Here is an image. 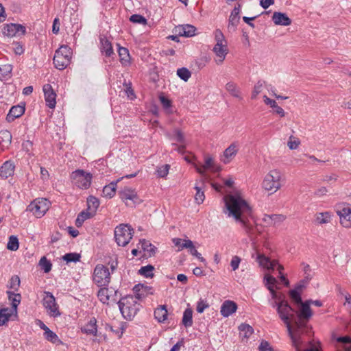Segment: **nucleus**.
Listing matches in <instances>:
<instances>
[{
    "label": "nucleus",
    "instance_id": "obj_27",
    "mask_svg": "<svg viewBox=\"0 0 351 351\" xmlns=\"http://www.w3.org/2000/svg\"><path fill=\"white\" fill-rule=\"evenodd\" d=\"M215 162L212 157L207 156L205 158L204 165L202 167L195 165L196 171L202 176H205V170L210 169L211 167H214Z\"/></svg>",
    "mask_w": 351,
    "mask_h": 351
},
{
    "label": "nucleus",
    "instance_id": "obj_25",
    "mask_svg": "<svg viewBox=\"0 0 351 351\" xmlns=\"http://www.w3.org/2000/svg\"><path fill=\"white\" fill-rule=\"evenodd\" d=\"M101 51L106 57H111L114 55L111 43L106 38H100Z\"/></svg>",
    "mask_w": 351,
    "mask_h": 351
},
{
    "label": "nucleus",
    "instance_id": "obj_33",
    "mask_svg": "<svg viewBox=\"0 0 351 351\" xmlns=\"http://www.w3.org/2000/svg\"><path fill=\"white\" fill-rule=\"evenodd\" d=\"M87 206L88 211L93 213V216L99 206V201L95 196L90 195L87 198Z\"/></svg>",
    "mask_w": 351,
    "mask_h": 351
},
{
    "label": "nucleus",
    "instance_id": "obj_43",
    "mask_svg": "<svg viewBox=\"0 0 351 351\" xmlns=\"http://www.w3.org/2000/svg\"><path fill=\"white\" fill-rule=\"evenodd\" d=\"M302 292V291L298 289L297 287H295L294 289L289 291V293L291 299L297 304H300L303 302L301 298Z\"/></svg>",
    "mask_w": 351,
    "mask_h": 351
},
{
    "label": "nucleus",
    "instance_id": "obj_19",
    "mask_svg": "<svg viewBox=\"0 0 351 351\" xmlns=\"http://www.w3.org/2000/svg\"><path fill=\"white\" fill-rule=\"evenodd\" d=\"M239 12L240 5H238V7H234L230 14L228 25L229 31H234L236 29L240 19Z\"/></svg>",
    "mask_w": 351,
    "mask_h": 351
},
{
    "label": "nucleus",
    "instance_id": "obj_6",
    "mask_svg": "<svg viewBox=\"0 0 351 351\" xmlns=\"http://www.w3.org/2000/svg\"><path fill=\"white\" fill-rule=\"evenodd\" d=\"M269 304L276 308L280 319L284 322L287 328L289 334L291 333V328L289 326V313L291 311L292 307L289 304L287 301H277L276 300H269Z\"/></svg>",
    "mask_w": 351,
    "mask_h": 351
},
{
    "label": "nucleus",
    "instance_id": "obj_5",
    "mask_svg": "<svg viewBox=\"0 0 351 351\" xmlns=\"http://www.w3.org/2000/svg\"><path fill=\"white\" fill-rule=\"evenodd\" d=\"M72 51L67 45H62L53 56V64L56 69L63 70L71 63Z\"/></svg>",
    "mask_w": 351,
    "mask_h": 351
},
{
    "label": "nucleus",
    "instance_id": "obj_38",
    "mask_svg": "<svg viewBox=\"0 0 351 351\" xmlns=\"http://www.w3.org/2000/svg\"><path fill=\"white\" fill-rule=\"evenodd\" d=\"M43 336L46 340L53 344L61 345L63 343L58 336L50 329L44 332Z\"/></svg>",
    "mask_w": 351,
    "mask_h": 351
},
{
    "label": "nucleus",
    "instance_id": "obj_32",
    "mask_svg": "<svg viewBox=\"0 0 351 351\" xmlns=\"http://www.w3.org/2000/svg\"><path fill=\"white\" fill-rule=\"evenodd\" d=\"M239 330L240 332V336L243 340V339H247L254 332L253 328L247 324H241L239 326Z\"/></svg>",
    "mask_w": 351,
    "mask_h": 351
},
{
    "label": "nucleus",
    "instance_id": "obj_26",
    "mask_svg": "<svg viewBox=\"0 0 351 351\" xmlns=\"http://www.w3.org/2000/svg\"><path fill=\"white\" fill-rule=\"evenodd\" d=\"M168 312L165 305H161L154 311V317L160 323L167 320Z\"/></svg>",
    "mask_w": 351,
    "mask_h": 351
},
{
    "label": "nucleus",
    "instance_id": "obj_42",
    "mask_svg": "<svg viewBox=\"0 0 351 351\" xmlns=\"http://www.w3.org/2000/svg\"><path fill=\"white\" fill-rule=\"evenodd\" d=\"M93 216V213H89L88 210L82 211L78 215L75 220V226L80 227L82 226L85 220L90 218Z\"/></svg>",
    "mask_w": 351,
    "mask_h": 351
},
{
    "label": "nucleus",
    "instance_id": "obj_24",
    "mask_svg": "<svg viewBox=\"0 0 351 351\" xmlns=\"http://www.w3.org/2000/svg\"><path fill=\"white\" fill-rule=\"evenodd\" d=\"M6 293L9 301L11 302V310L14 312L15 314L17 313V307L19 305L21 300V295L19 293H15L11 291H7Z\"/></svg>",
    "mask_w": 351,
    "mask_h": 351
},
{
    "label": "nucleus",
    "instance_id": "obj_44",
    "mask_svg": "<svg viewBox=\"0 0 351 351\" xmlns=\"http://www.w3.org/2000/svg\"><path fill=\"white\" fill-rule=\"evenodd\" d=\"M173 133V134L172 135L169 136L171 140H175L178 143L182 144L185 143V138L184 134L180 129H175Z\"/></svg>",
    "mask_w": 351,
    "mask_h": 351
},
{
    "label": "nucleus",
    "instance_id": "obj_4",
    "mask_svg": "<svg viewBox=\"0 0 351 351\" xmlns=\"http://www.w3.org/2000/svg\"><path fill=\"white\" fill-rule=\"evenodd\" d=\"M281 179L282 174L278 170H271L265 176L262 187L273 194L281 188Z\"/></svg>",
    "mask_w": 351,
    "mask_h": 351
},
{
    "label": "nucleus",
    "instance_id": "obj_9",
    "mask_svg": "<svg viewBox=\"0 0 351 351\" xmlns=\"http://www.w3.org/2000/svg\"><path fill=\"white\" fill-rule=\"evenodd\" d=\"M50 202L45 198H37L33 200L27 207V211L32 213L37 218H41L50 207Z\"/></svg>",
    "mask_w": 351,
    "mask_h": 351
},
{
    "label": "nucleus",
    "instance_id": "obj_53",
    "mask_svg": "<svg viewBox=\"0 0 351 351\" xmlns=\"http://www.w3.org/2000/svg\"><path fill=\"white\" fill-rule=\"evenodd\" d=\"M81 256L78 253H67L64 254L62 259L66 263H76L80 261Z\"/></svg>",
    "mask_w": 351,
    "mask_h": 351
},
{
    "label": "nucleus",
    "instance_id": "obj_3",
    "mask_svg": "<svg viewBox=\"0 0 351 351\" xmlns=\"http://www.w3.org/2000/svg\"><path fill=\"white\" fill-rule=\"evenodd\" d=\"M138 300L131 295L123 297L119 300V308L125 319L131 320L137 314L141 307Z\"/></svg>",
    "mask_w": 351,
    "mask_h": 351
},
{
    "label": "nucleus",
    "instance_id": "obj_64",
    "mask_svg": "<svg viewBox=\"0 0 351 351\" xmlns=\"http://www.w3.org/2000/svg\"><path fill=\"white\" fill-rule=\"evenodd\" d=\"M271 222H274L273 226H275L277 223H280L282 222L286 219V217L283 215L274 214V215H271Z\"/></svg>",
    "mask_w": 351,
    "mask_h": 351
},
{
    "label": "nucleus",
    "instance_id": "obj_34",
    "mask_svg": "<svg viewBox=\"0 0 351 351\" xmlns=\"http://www.w3.org/2000/svg\"><path fill=\"white\" fill-rule=\"evenodd\" d=\"M184 248H186L189 250L190 254L196 258H199L202 256L200 253H199L197 250L195 249L193 243L192 241L189 239H186L184 241V243H182V245L180 250H183Z\"/></svg>",
    "mask_w": 351,
    "mask_h": 351
},
{
    "label": "nucleus",
    "instance_id": "obj_1",
    "mask_svg": "<svg viewBox=\"0 0 351 351\" xmlns=\"http://www.w3.org/2000/svg\"><path fill=\"white\" fill-rule=\"evenodd\" d=\"M298 305V310L292 308L289 313V324L291 328V333L289 335L295 351H302L301 347L304 341L302 335L310 336L312 333V327L308 324V322L313 316V311L309 301L306 300ZM303 351H319V348L318 345L311 343L310 346Z\"/></svg>",
    "mask_w": 351,
    "mask_h": 351
},
{
    "label": "nucleus",
    "instance_id": "obj_13",
    "mask_svg": "<svg viewBox=\"0 0 351 351\" xmlns=\"http://www.w3.org/2000/svg\"><path fill=\"white\" fill-rule=\"evenodd\" d=\"M25 27L21 24H4L0 27V34H1L3 36L14 37L17 35H25Z\"/></svg>",
    "mask_w": 351,
    "mask_h": 351
},
{
    "label": "nucleus",
    "instance_id": "obj_23",
    "mask_svg": "<svg viewBox=\"0 0 351 351\" xmlns=\"http://www.w3.org/2000/svg\"><path fill=\"white\" fill-rule=\"evenodd\" d=\"M178 36L191 37L195 34L196 27L192 25L186 24L177 27Z\"/></svg>",
    "mask_w": 351,
    "mask_h": 351
},
{
    "label": "nucleus",
    "instance_id": "obj_40",
    "mask_svg": "<svg viewBox=\"0 0 351 351\" xmlns=\"http://www.w3.org/2000/svg\"><path fill=\"white\" fill-rule=\"evenodd\" d=\"M182 324L186 327H191L193 325V311L188 308L185 309L183 313Z\"/></svg>",
    "mask_w": 351,
    "mask_h": 351
},
{
    "label": "nucleus",
    "instance_id": "obj_14",
    "mask_svg": "<svg viewBox=\"0 0 351 351\" xmlns=\"http://www.w3.org/2000/svg\"><path fill=\"white\" fill-rule=\"evenodd\" d=\"M120 198L125 202L128 206H134L136 204H139L141 199H139L137 193L135 190L131 188L125 187L119 193Z\"/></svg>",
    "mask_w": 351,
    "mask_h": 351
},
{
    "label": "nucleus",
    "instance_id": "obj_45",
    "mask_svg": "<svg viewBox=\"0 0 351 351\" xmlns=\"http://www.w3.org/2000/svg\"><path fill=\"white\" fill-rule=\"evenodd\" d=\"M148 289L147 287L144 286L142 284H138L136 285L134 288L133 291L135 293L134 298H137L138 300H140L145 297L144 291H145Z\"/></svg>",
    "mask_w": 351,
    "mask_h": 351
},
{
    "label": "nucleus",
    "instance_id": "obj_28",
    "mask_svg": "<svg viewBox=\"0 0 351 351\" xmlns=\"http://www.w3.org/2000/svg\"><path fill=\"white\" fill-rule=\"evenodd\" d=\"M138 245H141L142 250L145 252H147L149 256H151L156 253V247L149 241L145 239H141L139 241Z\"/></svg>",
    "mask_w": 351,
    "mask_h": 351
},
{
    "label": "nucleus",
    "instance_id": "obj_36",
    "mask_svg": "<svg viewBox=\"0 0 351 351\" xmlns=\"http://www.w3.org/2000/svg\"><path fill=\"white\" fill-rule=\"evenodd\" d=\"M118 182L119 180L117 182H112L104 187L102 193L104 197L112 198L115 195L117 183Z\"/></svg>",
    "mask_w": 351,
    "mask_h": 351
},
{
    "label": "nucleus",
    "instance_id": "obj_17",
    "mask_svg": "<svg viewBox=\"0 0 351 351\" xmlns=\"http://www.w3.org/2000/svg\"><path fill=\"white\" fill-rule=\"evenodd\" d=\"M272 21L277 25L288 26L291 24V19L285 13L280 12H274Z\"/></svg>",
    "mask_w": 351,
    "mask_h": 351
},
{
    "label": "nucleus",
    "instance_id": "obj_29",
    "mask_svg": "<svg viewBox=\"0 0 351 351\" xmlns=\"http://www.w3.org/2000/svg\"><path fill=\"white\" fill-rule=\"evenodd\" d=\"M238 152V148L236 144L232 143L228 148H226L223 152L224 163H228L230 159L234 156Z\"/></svg>",
    "mask_w": 351,
    "mask_h": 351
},
{
    "label": "nucleus",
    "instance_id": "obj_49",
    "mask_svg": "<svg viewBox=\"0 0 351 351\" xmlns=\"http://www.w3.org/2000/svg\"><path fill=\"white\" fill-rule=\"evenodd\" d=\"M195 189L196 191V193L195 195V201L197 204H201L203 203L205 199L204 191H203L201 186L195 184Z\"/></svg>",
    "mask_w": 351,
    "mask_h": 351
},
{
    "label": "nucleus",
    "instance_id": "obj_58",
    "mask_svg": "<svg viewBox=\"0 0 351 351\" xmlns=\"http://www.w3.org/2000/svg\"><path fill=\"white\" fill-rule=\"evenodd\" d=\"M208 306L209 305L206 300L200 299L197 303L196 310L199 313H202L206 308H208Z\"/></svg>",
    "mask_w": 351,
    "mask_h": 351
},
{
    "label": "nucleus",
    "instance_id": "obj_15",
    "mask_svg": "<svg viewBox=\"0 0 351 351\" xmlns=\"http://www.w3.org/2000/svg\"><path fill=\"white\" fill-rule=\"evenodd\" d=\"M337 214L339 217L340 223L344 228L351 227V206L349 204H343L339 206L337 210Z\"/></svg>",
    "mask_w": 351,
    "mask_h": 351
},
{
    "label": "nucleus",
    "instance_id": "obj_57",
    "mask_svg": "<svg viewBox=\"0 0 351 351\" xmlns=\"http://www.w3.org/2000/svg\"><path fill=\"white\" fill-rule=\"evenodd\" d=\"M257 261L261 266L268 269L269 264H270V260L269 258L264 255L259 254L257 256Z\"/></svg>",
    "mask_w": 351,
    "mask_h": 351
},
{
    "label": "nucleus",
    "instance_id": "obj_10",
    "mask_svg": "<svg viewBox=\"0 0 351 351\" xmlns=\"http://www.w3.org/2000/svg\"><path fill=\"white\" fill-rule=\"evenodd\" d=\"M216 45L213 48V51L218 57L219 62L221 63L228 53L227 42L220 29H216L215 32Z\"/></svg>",
    "mask_w": 351,
    "mask_h": 351
},
{
    "label": "nucleus",
    "instance_id": "obj_56",
    "mask_svg": "<svg viewBox=\"0 0 351 351\" xmlns=\"http://www.w3.org/2000/svg\"><path fill=\"white\" fill-rule=\"evenodd\" d=\"M130 21L134 23L147 24V19L140 14H132L130 18Z\"/></svg>",
    "mask_w": 351,
    "mask_h": 351
},
{
    "label": "nucleus",
    "instance_id": "obj_12",
    "mask_svg": "<svg viewBox=\"0 0 351 351\" xmlns=\"http://www.w3.org/2000/svg\"><path fill=\"white\" fill-rule=\"evenodd\" d=\"M43 304L47 310V313L51 317H56L60 315V313L58 309V305L56 302V298L51 292H44Z\"/></svg>",
    "mask_w": 351,
    "mask_h": 351
},
{
    "label": "nucleus",
    "instance_id": "obj_52",
    "mask_svg": "<svg viewBox=\"0 0 351 351\" xmlns=\"http://www.w3.org/2000/svg\"><path fill=\"white\" fill-rule=\"evenodd\" d=\"M177 75L180 79L187 82L191 76V73L188 69L182 67L177 70Z\"/></svg>",
    "mask_w": 351,
    "mask_h": 351
},
{
    "label": "nucleus",
    "instance_id": "obj_30",
    "mask_svg": "<svg viewBox=\"0 0 351 351\" xmlns=\"http://www.w3.org/2000/svg\"><path fill=\"white\" fill-rule=\"evenodd\" d=\"M13 313H14V312L8 307L1 308L0 326L5 325Z\"/></svg>",
    "mask_w": 351,
    "mask_h": 351
},
{
    "label": "nucleus",
    "instance_id": "obj_35",
    "mask_svg": "<svg viewBox=\"0 0 351 351\" xmlns=\"http://www.w3.org/2000/svg\"><path fill=\"white\" fill-rule=\"evenodd\" d=\"M12 66L10 64L0 66V81L7 80L10 78Z\"/></svg>",
    "mask_w": 351,
    "mask_h": 351
},
{
    "label": "nucleus",
    "instance_id": "obj_63",
    "mask_svg": "<svg viewBox=\"0 0 351 351\" xmlns=\"http://www.w3.org/2000/svg\"><path fill=\"white\" fill-rule=\"evenodd\" d=\"M265 279L266 280L265 286L267 287V288L268 289H269V287L274 288V285L277 282L276 279L274 277H273L272 276H266L265 277Z\"/></svg>",
    "mask_w": 351,
    "mask_h": 351
},
{
    "label": "nucleus",
    "instance_id": "obj_39",
    "mask_svg": "<svg viewBox=\"0 0 351 351\" xmlns=\"http://www.w3.org/2000/svg\"><path fill=\"white\" fill-rule=\"evenodd\" d=\"M12 134L8 130H1L0 131V145L8 146L12 142Z\"/></svg>",
    "mask_w": 351,
    "mask_h": 351
},
{
    "label": "nucleus",
    "instance_id": "obj_47",
    "mask_svg": "<svg viewBox=\"0 0 351 351\" xmlns=\"http://www.w3.org/2000/svg\"><path fill=\"white\" fill-rule=\"evenodd\" d=\"M154 269V266H152L151 265H148L142 267L138 270V274H141V276L146 277V278H152L154 276V274H153Z\"/></svg>",
    "mask_w": 351,
    "mask_h": 351
},
{
    "label": "nucleus",
    "instance_id": "obj_46",
    "mask_svg": "<svg viewBox=\"0 0 351 351\" xmlns=\"http://www.w3.org/2000/svg\"><path fill=\"white\" fill-rule=\"evenodd\" d=\"M331 214L329 212L319 213L316 215V221L319 224L330 222Z\"/></svg>",
    "mask_w": 351,
    "mask_h": 351
},
{
    "label": "nucleus",
    "instance_id": "obj_54",
    "mask_svg": "<svg viewBox=\"0 0 351 351\" xmlns=\"http://www.w3.org/2000/svg\"><path fill=\"white\" fill-rule=\"evenodd\" d=\"M21 280L18 276L14 275L11 277L9 280L8 285L7 287L10 289L17 290L20 286Z\"/></svg>",
    "mask_w": 351,
    "mask_h": 351
},
{
    "label": "nucleus",
    "instance_id": "obj_41",
    "mask_svg": "<svg viewBox=\"0 0 351 351\" xmlns=\"http://www.w3.org/2000/svg\"><path fill=\"white\" fill-rule=\"evenodd\" d=\"M118 53L120 58V62L122 64H126L130 61L129 51L127 48L120 47L119 45Z\"/></svg>",
    "mask_w": 351,
    "mask_h": 351
},
{
    "label": "nucleus",
    "instance_id": "obj_8",
    "mask_svg": "<svg viewBox=\"0 0 351 351\" xmlns=\"http://www.w3.org/2000/svg\"><path fill=\"white\" fill-rule=\"evenodd\" d=\"M133 229L128 225L121 224L114 229V238L118 245L125 246L132 238Z\"/></svg>",
    "mask_w": 351,
    "mask_h": 351
},
{
    "label": "nucleus",
    "instance_id": "obj_16",
    "mask_svg": "<svg viewBox=\"0 0 351 351\" xmlns=\"http://www.w3.org/2000/svg\"><path fill=\"white\" fill-rule=\"evenodd\" d=\"M43 90L47 106L49 108H54L56 104V94L53 90L52 86L49 84H45Z\"/></svg>",
    "mask_w": 351,
    "mask_h": 351
},
{
    "label": "nucleus",
    "instance_id": "obj_21",
    "mask_svg": "<svg viewBox=\"0 0 351 351\" xmlns=\"http://www.w3.org/2000/svg\"><path fill=\"white\" fill-rule=\"evenodd\" d=\"M14 165L10 160L5 161L0 167V176L3 178H8L12 176L14 172Z\"/></svg>",
    "mask_w": 351,
    "mask_h": 351
},
{
    "label": "nucleus",
    "instance_id": "obj_31",
    "mask_svg": "<svg viewBox=\"0 0 351 351\" xmlns=\"http://www.w3.org/2000/svg\"><path fill=\"white\" fill-rule=\"evenodd\" d=\"M226 89L232 97L238 98L240 100L243 99L241 96L240 89L235 83L232 82H228L226 85Z\"/></svg>",
    "mask_w": 351,
    "mask_h": 351
},
{
    "label": "nucleus",
    "instance_id": "obj_7",
    "mask_svg": "<svg viewBox=\"0 0 351 351\" xmlns=\"http://www.w3.org/2000/svg\"><path fill=\"white\" fill-rule=\"evenodd\" d=\"M70 178L74 186L87 189L91 184L93 176L83 169H77L71 173Z\"/></svg>",
    "mask_w": 351,
    "mask_h": 351
},
{
    "label": "nucleus",
    "instance_id": "obj_59",
    "mask_svg": "<svg viewBox=\"0 0 351 351\" xmlns=\"http://www.w3.org/2000/svg\"><path fill=\"white\" fill-rule=\"evenodd\" d=\"M337 341L344 344H350L348 347L345 348V351H351V337L349 336L339 337Z\"/></svg>",
    "mask_w": 351,
    "mask_h": 351
},
{
    "label": "nucleus",
    "instance_id": "obj_20",
    "mask_svg": "<svg viewBox=\"0 0 351 351\" xmlns=\"http://www.w3.org/2000/svg\"><path fill=\"white\" fill-rule=\"evenodd\" d=\"M25 112V107L17 105L12 106L6 116L8 122H12L15 119L20 117Z\"/></svg>",
    "mask_w": 351,
    "mask_h": 351
},
{
    "label": "nucleus",
    "instance_id": "obj_11",
    "mask_svg": "<svg viewBox=\"0 0 351 351\" xmlns=\"http://www.w3.org/2000/svg\"><path fill=\"white\" fill-rule=\"evenodd\" d=\"M93 279L98 287H106L110 282V274L107 267L97 265L93 273Z\"/></svg>",
    "mask_w": 351,
    "mask_h": 351
},
{
    "label": "nucleus",
    "instance_id": "obj_60",
    "mask_svg": "<svg viewBox=\"0 0 351 351\" xmlns=\"http://www.w3.org/2000/svg\"><path fill=\"white\" fill-rule=\"evenodd\" d=\"M311 276L310 274H307L305 276L304 278L299 282V283L295 286L298 289L303 290L308 282L311 280Z\"/></svg>",
    "mask_w": 351,
    "mask_h": 351
},
{
    "label": "nucleus",
    "instance_id": "obj_22",
    "mask_svg": "<svg viewBox=\"0 0 351 351\" xmlns=\"http://www.w3.org/2000/svg\"><path fill=\"white\" fill-rule=\"evenodd\" d=\"M82 332L88 335L97 336V319L95 317H91L85 326L82 328Z\"/></svg>",
    "mask_w": 351,
    "mask_h": 351
},
{
    "label": "nucleus",
    "instance_id": "obj_50",
    "mask_svg": "<svg viewBox=\"0 0 351 351\" xmlns=\"http://www.w3.org/2000/svg\"><path fill=\"white\" fill-rule=\"evenodd\" d=\"M19 239L16 236L12 235L9 237L7 248L11 251H16L19 249Z\"/></svg>",
    "mask_w": 351,
    "mask_h": 351
},
{
    "label": "nucleus",
    "instance_id": "obj_37",
    "mask_svg": "<svg viewBox=\"0 0 351 351\" xmlns=\"http://www.w3.org/2000/svg\"><path fill=\"white\" fill-rule=\"evenodd\" d=\"M97 297L101 302L108 304L110 300V289L106 287L101 288L98 291Z\"/></svg>",
    "mask_w": 351,
    "mask_h": 351
},
{
    "label": "nucleus",
    "instance_id": "obj_62",
    "mask_svg": "<svg viewBox=\"0 0 351 351\" xmlns=\"http://www.w3.org/2000/svg\"><path fill=\"white\" fill-rule=\"evenodd\" d=\"M241 261V258L238 256H234L232 258V260L230 261V266L233 271H235L239 268Z\"/></svg>",
    "mask_w": 351,
    "mask_h": 351
},
{
    "label": "nucleus",
    "instance_id": "obj_48",
    "mask_svg": "<svg viewBox=\"0 0 351 351\" xmlns=\"http://www.w3.org/2000/svg\"><path fill=\"white\" fill-rule=\"evenodd\" d=\"M265 86V82L263 80H258L254 86V89L252 93V99H254L256 98V96L261 93Z\"/></svg>",
    "mask_w": 351,
    "mask_h": 351
},
{
    "label": "nucleus",
    "instance_id": "obj_55",
    "mask_svg": "<svg viewBox=\"0 0 351 351\" xmlns=\"http://www.w3.org/2000/svg\"><path fill=\"white\" fill-rule=\"evenodd\" d=\"M39 265L45 273L49 272L51 269L52 264L45 256L40 259Z\"/></svg>",
    "mask_w": 351,
    "mask_h": 351
},
{
    "label": "nucleus",
    "instance_id": "obj_61",
    "mask_svg": "<svg viewBox=\"0 0 351 351\" xmlns=\"http://www.w3.org/2000/svg\"><path fill=\"white\" fill-rule=\"evenodd\" d=\"M300 142L298 139H295L293 136L289 137V141L287 143V145L290 149H295L299 146Z\"/></svg>",
    "mask_w": 351,
    "mask_h": 351
},
{
    "label": "nucleus",
    "instance_id": "obj_51",
    "mask_svg": "<svg viewBox=\"0 0 351 351\" xmlns=\"http://www.w3.org/2000/svg\"><path fill=\"white\" fill-rule=\"evenodd\" d=\"M170 169L169 165H163L159 167H157L156 174L158 178H165L168 173Z\"/></svg>",
    "mask_w": 351,
    "mask_h": 351
},
{
    "label": "nucleus",
    "instance_id": "obj_18",
    "mask_svg": "<svg viewBox=\"0 0 351 351\" xmlns=\"http://www.w3.org/2000/svg\"><path fill=\"white\" fill-rule=\"evenodd\" d=\"M237 304L231 300H226L221 306L220 313L224 317H228L236 312Z\"/></svg>",
    "mask_w": 351,
    "mask_h": 351
},
{
    "label": "nucleus",
    "instance_id": "obj_2",
    "mask_svg": "<svg viewBox=\"0 0 351 351\" xmlns=\"http://www.w3.org/2000/svg\"><path fill=\"white\" fill-rule=\"evenodd\" d=\"M224 213L228 217H232L239 223L246 233L250 235L253 228L249 223V217L252 215V209L248 203L239 194H228L224 197Z\"/></svg>",
    "mask_w": 351,
    "mask_h": 351
}]
</instances>
